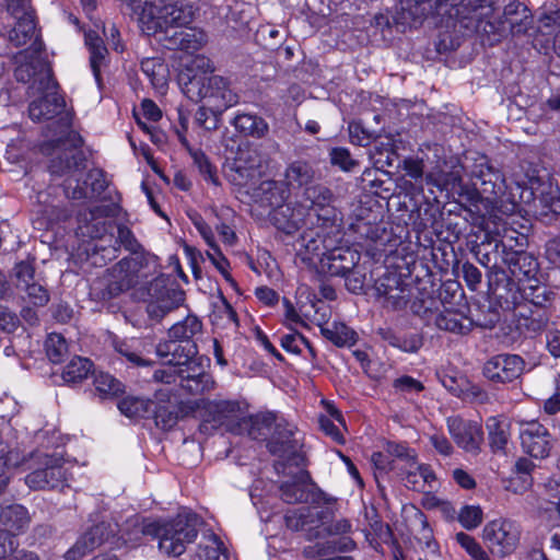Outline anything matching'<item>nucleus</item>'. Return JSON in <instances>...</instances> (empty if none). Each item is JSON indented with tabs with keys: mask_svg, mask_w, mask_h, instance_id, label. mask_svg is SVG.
I'll list each match as a JSON object with an SVG mask.
<instances>
[{
	"mask_svg": "<svg viewBox=\"0 0 560 560\" xmlns=\"http://www.w3.org/2000/svg\"><path fill=\"white\" fill-rule=\"evenodd\" d=\"M536 465L527 457H518L514 464L513 476L510 480L511 489L516 493L528 490L533 485L532 472Z\"/></svg>",
	"mask_w": 560,
	"mask_h": 560,
	"instance_id": "bb28decb",
	"label": "nucleus"
},
{
	"mask_svg": "<svg viewBox=\"0 0 560 560\" xmlns=\"http://www.w3.org/2000/svg\"><path fill=\"white\" fill-rule=\"evenodd\" d=\"M202 405L207 408L217 422L224 423L225 421H235L243 418L241 405L232 400H215L209 401L200 399L198 406Z\"/></svg>",
	"mask_w": 560,
	"mask_h": 560,
	"instance_id": "b1692460",
	"label": "nucleus"
},
{
	"mask_svg": "<svg viewBox=\"0 0 560 560\" xmlns=\"http://www.w3.org/2000/svg\"><path fill=\"white\" fill-rule=\"evenodd\" d=\"M491 0H400L398 21L405 25L421 23L429 15L470 19Z\"/></svg>",
	"mask_w": 560,
	"mask_h": 560,
	"instance_id": "20e7f679",
	"label": "nucleus"
},
{
	"mask_svg": "<svg viewBox=\"0 0 560 560\" xmlns=\"http://www.w3.org/2000/svg\"><path fill=\"white\" fill-rule=\"evenodd\" d=\"M490 446L493 451H503L510 439V425L506 419L490 417L486 423Z\"/></svg>",
	"mask_w": 560,
	"mask_h": 560,
	"instance_id": "473e14b6",
	"label": "nucleus"
},
{
	"mask_svg": "<svg viewBox=\"0 0 560 560\" xmlns=\"http://www.w3.org/2000/svg\"><path fill=\"white\" fill-rule=\"evenodd\" d=\"M15 276L18 285L22 289L26 283H31L34 278V268L30 262L21 261L15 266Z\"/></svg>",
	"mask_w": 560,
	"mask_h": 560,
	"instance_id": "052dcab7",
	"label": "nucleus"
},
{
	"mask_svg": "<svg viewBox=\"0 0 560 560\" xmlns=\"http://www.w3.org/2000/svg\"><path fill=\"white\" fill-rule=\"evenodd\" d=\"M104 541V525H96L85 533L77 541L73 548L67 552L69 560H75L85 552L93 550Z\"/></svg>",
	"mask_w": 560,
	"mask_h": 560,
	"instance_id": "c756f323",
	"label": "nucleus"
},
{
	"mask_svg": "<svg viewBox=\"0 0 560 560\" xmlns=\"http://www.w3.org/2000/svg\"><path fill=\"white\" fill-rule=\"evenodd\" d=\"M385 339L390 346L408 353H415L422 347V339L416 334L404 337L389 335Z\"/></svg>",
	"mask_w": 560,
	"mask_h": 560,
	"instance_id": "49530a36",
	"label": "nucleus"
},
{
	"mask_svg": "<svg viewBox=\"0 0 560 560\" xmlns=\"http://www.w3.org/2000/svg\"><path fill=\"white\" fill-rule=\"evenodd\" d=\"M94 386L100 396L104 398L116 396L122 392L121 383L104 372L94 374Z\"/></svg>",
	"mask_w": 560,
	"mask_h": 560,
	"instance_id": "ea45409f",
	"label": "nucleus"
},
{
	"mask_svg": "<svg viewBox=\"0 0 560 560\" xmlns=\"http://www.w3.org/2000/svg\"><path fill=\"white\" fill-rule=\"evenodd\" d=\"M544 411L547 415H556L560 411V375L556 378V390L553 395L544 402Z\"/></svg>",
	"mask_w": 560,
	"mask_h": 560,
	"instance_id": "e2e57ef3",
	"label": "nucleus"
},
{
	"mask_svg": "<svg viewBox=\"0 0 560 560\" xmlns=\"http://www.w3.org/2000/svg\"><path fill=\"white\" fill-rule=\"evenodd\" d=\"M280 343L285 351L294 354L301 353L302 346L310 348V343L306 338L296 331L283 335L280 339Z\"/></svg>",
	"mask_w": 560,
	"mask_h": 560,
	"instance_id": "603ef678",
	"label": "nucleus"
},
{
	"mask_svg": "<svg viewBox=\"0 0 560 560\" xmlns=\"http://www.w3.org/2000/svg\"><path fill=\"white\" fill-rule=\"evenodd\" d=\"M319 425L322 430L338 443H343V436L339 429L334 424L332 420L327 416L319 418Z\"/></svg>",
	"mask_w": 560,
	"mask_h": 560,
	"instance_id": "0e129e2a",
	"label": "nucleus"
},
{
	"mask_svg": "<svg viewBox=\"0 0 560 560\" xmlns=\"http://www.w3.org/2000/svg\"><path fill=\"white\" fill-rule=\"evenodd\" d=\"M446 427L457 447L471 455L480 453L483 444V430L479 421L451 416L446 419Z\"/></svg>",
	"mask_w": 560,
	"mask_h": 560,
	"instance_id": "9b49d317",
	"label": "nucleus"
},
{
	"mask_svg": "<svg viewBox=\"0 0 560 560\" xmlns=\"http://www.w3.org/2000/svg\"><path fill=\"white\" fill-rule=\"evenodd\" d=\"M483 520V512L479 505L463 506L458 513V521L466 529L478 527Z\"/></svg>",
	"mask_w": 560,
	"mask_h": 560,
	"instance_id": "a18cd8bd",
	"label": "nucleus"
},
{
	"mask_svg": "<svg viewBox=\"0 0 560 560\" xmlns=\"http://www.w3.org/2000/svg\"><path fill=\"white\" fill-rule=\"evenodd\" d=\"M184 301L183 292L174 289H166L148 304V314L153 319H162L166 314L177 308Z\"/></svg>",
	"mask_w": 560,
	"mask_h": 560,
	"instance_id": "4be33fe9",
	"label": "nucleus"
},
{
	"mask_svg": "<svg viewBox=\"0 0 560 560\" xmlns=\"http://www.w3.org/2000/svg\"><path fill=\"white\" fill-rule=\"evenodd\" d=\"M281 497L287 503H310L308 506L289 511L285 515L288 527L300 530L308 527H317L319 524L318 503L322 500V493L314 489L312 485L304 481L285 482L281 487Z\"/></svg>",
	"mask_w": 560,
	"mask_h": 560,
	"instance_id": "423d86ee",
	"label": "nucleus"
},
{
	"mask_svg": "<svg viewBox=\"0 0 560 560\" xmlns=\"http://www.w3.org/2000/svg\"><path fill=\"white\" fill-rule=\"evenodd\" d=\"M429 441L433 448L442 456H451L454 453V447L450 440L439 432L429 435Z\"/></svg>",
	"mask_w": 560,
	"mask_h": 560,
	"instance_id": "4d7b16f0",
	"label": "nucleus"
},
{
	"mask_svg": "<svg viewBox=\"0 0 560 560\" xmlns=\"http://www.w3.org/2000/svg\"><path fill=\"white\" fill-rule=\"evenodd\" d=\"M185 346L177 345L175 340L159 342L155 349L156 355L165 359L163 368L154 371L153 377L158 382L171 384L176 383L175 366L179 355L183 354Z\"/></svg>",
	"mask_w": 560,
	"mask_h": 560,
	"instance_id": "dca6fc26",
	"label": "nucleus"
},
{
	"mask_svg": "<svg viewBox=\"0 0 560 560\" xmlns=\"http://www.w3.org/2000/svg\"><path fill=\"white\" fill-rule=\"evenodd\" d=\"M434 325L442 330L455 334H467L471 329V320L452 310H444L435 315Z\"/></svg>",
	"mask_w": 560,
	"mask_h": 560,
	"instance_id": "a878e982",
	"label": "nucleus"
},
{
	"mask_svg": "<svg viewBox=\"0 0 560 560\" xmlns=\"http://www.w3.org/2000/svg\"><path fill=\"white\" fill-rule=\"evenodd\" d=\"M270 209L269 214L275 225L287 234L295 232L305 223L303 207L295 208L283 201L280 206Z\"/></svg>",
	"mask_w": 560,
	"mask_h": 560,
	"instance_id": "f3484780",
	"label": "nucleus"
},
{
	"mask_svg": "<svg viewBox=\"0 0 560 560\" xmlns=\"http://www.w3.org/2000/svg\"><path fill=\"white\" fill-rule=\"evenodd\" d=\"M179 141L180 143L189 151L190 156L198 167L200 174L207 182L212 183L213 185H218V177L215 175V170L206 156V154L201 150L191 149L189 147L188 140L179 132Z\"/></svg>",
	"mask_w": 560,
	"mask_h": 560,
	"instance_id": "f704fd0d",
	"label": "nucleus"
},
{
	"mask_svg": "<svg viewBox=\"0 0 560 560\" xmlns=\"http://www.w3.org/2000/svg\"><path fill=\"white\" fill-rule=\"evenodd\" d=\"M406 486L416 491L433 488L435 475L427 465L418 464L413 458L407 459L400 467Z\"/></svg>",
	"mask_w": 560,
	"mask_h": 560,
	"instance_id": "a211bd4d",
	"label": "nucleus"
},
{
	"mask_svg": "<svg viewBox=\"0 0 560 560\" xmlns=\"http://www.w3.org/2000/svg\"><path fill=\"white\" fill-rule=\"evenodd\" d=\"M323 332L339 347L352 346L357 340V334L342 323H334L330 327L324 328Z\"/></svg>",
	"mask_w": 560,
	"mask_h": 560,
	"instance_id": "58836bf2",
	"label": "nucleus"
},
{
	"mask_svg": "<svg viewBox=\"0 0 560 560\" xmlns=\"http://www.w3.org/2000/svg\"><path fill=\"white\" fill-rule=\"evenodd\" d=\"M202 324L195 316H187L184 320L174 324L168 329V337L175 341H185L186 345H195L190 340L201 332Z\"/></svg>",
	"mask_w": 560,
	"mask_h": 560,
	"instance_id": "72a5a7b5",
	"label": "nucleus"
},
{
	"mask_svg": "<svg viewBox=\"0 0 560 560\" xmlns=\"http://www.w3.org/2000/svg\"><path fill=\"white\" fill-rule=\"evenodd\" d=\"M45 346L47 355L52 363H60L68 351L66 339L56 332L47 337Z\"/></svg>",
	"mask_w": 560,
	"mask_h": 560,
	"instance_id": "37998d69",
	"label": "nucleus"
},
{
	"mask_svg": "<svg viewBox=\"0 0 560 560\" xmlns=\"http://www.w3.org/2000/svg\"><path fill=\"white\" fill-rule=\"evenodd\" d=\"M520 527L512 521L499 518L488 522L482 530V539L492 555H511L520 542Z\"/></svg>",
	"mask_w": 560,
	"mask_h": 560,
	"instance_id": "1a4fd4ad",
	"label": "nucleus"
},
{
	"mask_svg": "<svg viewBox=\"0 0 560 560\" xmlns=\"http://www.w3.org/2000/svg\"><path fill=\"white\" fill-rule=\"evenodd\" d=\"M16 547L13 535L0 529V560H9Z\"/></svg>",
	"mask_w": 560,
	"mask_h": 560,
	"instance_id": "13d9d810",
	"label": "nucleus"
},
{
	"mask_svg": "<svg viewBox=\"0 0 560 560\" xmlns=\"http://www.w3.org/2000/svg\"><path fill=\"white\" fill-rule=\"evenodd\" d=\"M18 22L13 30L10 32V40L15 46L30 44L27 49L36 48L40 52V43L37 40L36 25L33 13L25 15L14 16Z\"/></svg>",
	"mask_w": 560,
	"mask_h": 560,
	"instance_id": "aec40b11",
	"label": "nucleus"
},
{
	"mask_svg": "<svg viewBox=\"0 0 560 560\" xmlns=\"http://www.w3.org/2000/svg\"><path fill=\"white\" fill-rule=\"evenodd\" d=\"M45 467L28 474L26 485L32 489H54L67 480V469L61 457L45 456Z\"/></svg>",
	"mask_w": 560,
	"mask_h": 560,
	"instance_id": "ddd939ff",
	"label": "nucleus"
},
{
	"mask_svg": "<svg viewBox=\"0 0 560 560\" xmlns=\"http://www.w3.org/2000/svg\"><path fill=\"white\" fill-rule=\"evenodd\" d=\"M524 366V360L517 354H499L486 362L483 374L492 382L509 383L521 376Z\"/></svg>",
	"mask_w": 560,
	"mask_h": 560,
	"instance_id": "4468645a",
	"label": "nucleus"
},
{
	"mask_svg": "<svg viewBox=\"0 0 560 560\" xmlns=\"http://www.w3.org/2000/svg\"><path fill=\"white\" fill-rule=\"evenodd\" d=\"M116 351L125 357L129 362L136 365H147L148 361L144 360L142 354L143 341L137 338L127 340L115 341Z\"/></svg>",
	"mask_w": 560,
	"mask_h": 560,
	"instance_id": "c9c22d12",
	"label": "nucleus"
},
{
	"mask_svg": "<svg viewBox=\"0 0 560 560\" xmlns=\"http://www.w3.org/2000/svg\"><path fill=\"white\" fill-rule=\"evenodd\" d=\"M464 279L469 289L475 290L481 281L480 270L472 264H464L463 266Z\"/></svg>",
	"mask_w": 560,
	"mask_h": 560,
	"instance_id": "680f3d73",
	"label": "nucleus"
},
{
	"mask_svg": "<svg viewBox=\"0 0 560 560\" xmlns=\"http://www.w3.org/2000/svg\"><path fill=\"white\" fill-rule=\"evenodd\" d=\"M194 226L205 241V243L208 245L209 249L207 250V257L212 262V265L218 269V271L224 277V279L232 284L233 279L231 278V275L229 272L230 262L225 258V256L222 254L214 236V232L212 231L211 226L206 222V220L196 214L191 218Z\"/></svg>",
	"mask_w": 560,
	"mask_h": 560,
	"instance_id": "2eb2a0df",
	"label": "nucleus"
},
{
	"mask_svg": "<svg viewBox=\"0 0 560 560\" xmlns=\"http://www.w3.org/2000/svg\"><path fill=\"white\" fill-rule=\"evenodd\" d=\"M175 371L176 382L192 395H202L214 388V381L205 372V360L197 357L196 345H185Z\"/></svg>",
	"mask_w": 560,
	"mask_h": 560,
	"instance_id": "0eeeda50",
	"label": "nucleus"
},
{
	"mask_svg": "<svg viewBox=\"0 0 560 560\" xmlns=\"http://www.w3.org/2000/svg\"><path fill=\"white\" fill-rule=\"evenodd\" d=\"M151 417L154 418L156 425L164 430L173 428L177 422V413L166 404H155Z\"/></svg>",
	"mask_w": 560,
	"mask_h": 560,
	"instance_id": "de8ad7c7",
	"label": "nucleus"
},
{
	"mask_svg": "<svg viewBox=\"0 0 560 560\" xmlns=\"http://www.w3.org/2000/svg\"><path fill=\"white\" fill-rule=\"evenodd\" d=\"M15 69L14 75L20 82H32L28 90L30 95L35 96L37 88L43 89L47 97L51 96L50 105L47 112H43L42 102H32L30 104V117L34 121L52 119L63 113L66 103L57 89L58 84L51 78L47 65L42 59L38 49H24L14 56Z\"/></svg>",
	"mask_w": 560,
	"mask_h": 560,
	"instance_id": "7ed1b4c3",
	"label": "nucleus"
},
{
	"mask_svg": "<svg viewBox=\"0 0 560 560\" xmlns=\"http://www.w3.org/2000/svg\"><path fill=\"white\" fill-rule=\"evenodd\" d=\"M198 517L192 513H179L168 522H150L143 534L159 539V549L167 556H180L198 535Z\"/></svg>",
	"mask_w": 560,
	"mask_h": 560,
	"instance_id": "39448f33",
	"label": "nucleus"
},
{
	"mask_svg": "<svg viewBox=\"0 0 560 560\" xmlns=\"http://www.w3.org/2000/svg\"><path fill=\"white\" fill-rule=\"evenodd\" d=\"M233 125L244 135L258 139L265 137L269 130L265 119L256 114H238L235 116Z\"/></svg>",
	"mask_w": 560,
	"mask_h": 560,
	"instance_id": "c85d7f7f",
	"label": "nucleus"
},
{
	"mask_svg": "<svg viewBox=\"0 0 560 560\" xmlns=\"http://www.w3.org/2000/svg\"><path fill=\"white\" fill-rule=\"evenodd\" d=\"M213 214H214V219L206 221V222L211 226L212 230H213V228L215 229V231L219 234L220 240L224 246L233 247L234 245H236L237 235H236L233 226H231L229 223L223 221L222 218L218 213L213 212Z\"/></svg>",
	"mask_w": 560,
	"mask_h": 560,
	"instance_id": "79ce46f5",
	"label": "nucleus"
},
{
	"mask_svg": "<svg viewBox=\"0 0 560 560\" xmlns=\"http://www.w3.org/2000/svg\"><path fill=\"white\" fill-rule=\"evenodd\" d=\"M155 402L141 397L128 396L118 404V409L128 418H151Z\"/></svg>",
	"mask_w": 560,
	"mask_h": 560,
	"instance_id": "2f4dec72",
	"label": "nucleus"
},
{
	"mask_svg": "<svg viewBox=\"0 0 560 560\" xmlns=\"http://www.w3.org/2000/svg\"><path fill=\"white\" fill-rule=\"evenodd\" d=\"M131 265V260L122 259L113 267L112 273L115 278L118 279L117 283L119 289L128 288L131 285L132 276L129 273Z\"/></svg>",
	"mask_w": 560,
	"mask_h": 560,
	"instance_id": "864d4df0",
	"label": "nucleus"
},
{
	"mask_svg": "<svg viewBox=\"0 0 560 560\" xmlns=\"http://www.w3.org/2000/svg\"><path fill=\"white\" fill-rule=\"evenodd\" d=\"M141 70L151 82L152 86L163 93L168 83L166 65L158 58H148L141 62Z\"/></svg>",
	"mask_w": 560,
	"mask_h": 560,
	"instance_id": "cd10ccee",
	"label": "nucleus"
},
{
	"mask_svg": "<svg viewBox=\"0 0 560 560\" xmlns=\"http://www.w3.org/2000/svg\"><path fill=\"white\" fill-rule=\"evenodd\" d=\"M223 544L214 535H211L205 545L199 546L198 558L199 560H219L223 553Z\"/></svg>",
	"mask_w": 560,
	"mask_h": 560,
	"instance_id": "09e8293b",
	"label": "nucleus"
},
{
	"mask_svg": "<svg viewBox=\"0 0 560 560\" xmlns=\"http://www.w3.org/2000/svg\"><path fill=\"white\" fill-rule=\"evenodd\" d=\"M547 348L555 358L560 357V330H550L547 334Z\"/></svg>",
	"mask_w": 560,
	"mask_h": 560,
	"instance_id": "774afa93",
	"label": "nucleus"
},
{
	"mask_svg": "<svg viewBox=\"0 0 560 560\" xmlns=\"http://www.w3.org/2000/svg\"><path fill=\"white\" fill-rule=\"evenodd\" d=\"M335 236L324 231L312 229L304 232L300 241L299 255L308 265L317 267L324 260H335L339 257L335 247Z\"/></svg>",
	"mask_w": 560,
	"mask_h": 560,
	"instance_id": "9d476101",
	"label": "nucleus"
},
{
	"mask_svg": "<svg viewBox=\"0 0 560 560\" xmlns=\"http://www.w3.org/2000/svg\"><path fill=\"white\" fill-rule=\"evenodd\" d=\"M547 259L560 268V240H551L546 245Z\"/></svg>",
	"mask_w": 560,
	"mask_h": 560,
	"instance_id": "338daca9",
	"label": "nucleus"
},
{
	"mask_svg": "<svg viewBox=\"0 0 560 560\" xmlns=\"http://www.w3.org/2000/svg\"><path fill=\"white\" fill-rule=\"evenodd\" d=\"M132 0L141 31L151 36L160 35L167 49L195 51L207 42L206 34L198 28L188 27L192 22L195 11L185 1L145 0L142 5Z\"/></svg>",
	"mask_w": 560,
	"mask_h": 560,
	"instance_id": "f257e3e1",
	"label": "nucleus"
},
{
	"mask_svg": "<svg viewBox=\"0 0 560 560\" xmlns=\"http://www.w3.org/2000/svg\"><path fill=\"white\" fill-rule=\"evenodd\" d=\"M213 72V62L203 55H197L183 65L177 81L189 100L205 104L210 115L217 119L238 103V95L228 79Z\"/></svg>",
	"mask_w": 560,
	"mask_h": 560,
	"instance_id": "f03ea898",
	"label": "nucleus"
},
{
	"mask_svg": "<svg viewBox=\"0 0 560 560\" xmlns=\"http://www.w3.org/2000/svg\"><path fill=\"white\" fill-rule=\"evenodd\" d=\"M316 223V229L324 231L328 234H339L340 213L336 207L330 203H325L322 208H314L305 212V222Z\"/></svg>",
	"mask_w": 560,
	"mask_h": 560,
	"instance_id": "6ab92c4d",
	"label": "nucleus"
},
{
	"mask_svg": "<svg viewBox=\"0 0 560 560\" xmlns=\"http://www.w3.org/2000/svg\"><path fill=\"white\" fill-rule=\"evenodd\" d=\"M109 213L108 207L102 206V207H95L90 210L89 215L91 217V220L94 221V223L90 226L86 224V234L92 237H100L103 232H105V225L103 222L98 221V219L107 217Z\"/></svg>",
	"mask_w": 560,
	"mask_h": 560,
	"instance_id": "8fccbe9b",
	"label": "nucleus"
},
{
	"mask_svg": "<svg viewBox=\"0 0 560 560\" xmlns=\"http://www.w3.org/2000/svg\"><path fill=\"white\" fill-rule=\"evenodd\" d=\"M135 116L139 127L142 128L145 132L152 133L153 127L147 124L143 119L151 122H156L162 117V112L151 100H143L141 103L140 112H136Z\"/></svg>",
	"mask_w": 560,
	"mask_h": 560,
	"instance_id": "a19ab883",
	"label": "nucleus"
},
{
	"mask_svg": "<svg viewBox=\"0 0 560 560\" xmlns=\"http://www.w3.org/2000/svg\"><path fill=\"white\" fill-rule=\"evenodd\" d=\"M27 511L20 504H12L5 508L0 506V525L7 533L13 535L21 532L28 525Z\"/></svg>",
	"mask_w": 560,
	"mask_h": 560,
	"instance_id": "393cba45",
	"label": "nucleus"
},
{
	"mask_svg": "<svg viewBox=\"0 0 560 560\" xmlns=\"http://www.w3.org/2000/svg\"><path fill=\"white\" fill-rule=\"evenodd\" d=\"M118 238L120 243L130 252H137L140 247L131 231L127 228L118 229Z\"/></svg>",
	"mask_w": 560,
	"mask_h": 560,
	"instance_id": "69168bd1",
	"label": "nucleus"
},
{
	"mask_svg": "<svg viewBox=\"0 0 560 560\" xmlns=\"http://www.w3.org/2000/svg\"><path fill=\"white\" fill-rule=\"evenodd\" d=\"M395 389L404 393H419L423 389V385L418 380L404 375L394 381Z\"/></svg>",
	"mask_w": 560,
	"mask_h": 560,
	"instance_id": "bf43d9fd",
	"label": "nucleus"
},
{
	"mask_svg": "<svg viewBox=\"0 0 560 560\" xmlns=\"http://www.w3.org/2000/svg\"><path fill=\"white\" fill-rule=\"evenodd\" d=\"M314 170L305 162H293L285 172L288 185L302 187L308 185L314 178Z\"/></svg>",
	"mask_w": 560,
	"mask_h": 560,
	"instance_id": "e433bc0d",
	"label": "nucleus"
},
{
	"mask_svg": "<svg viewBox=\"0 0 560 560\" xmlns=\"http://www.w3.org/2000/svg\"><path fill=\"white\" fill-rule=\"evenodd\" d=\"M305 197L310 201L307 210H314V208H322L325 203L334 201L332 192L324 186H312L305 189Z\"/></svg>",
	"mask_w": 560,
	"mask_h": 560,
	"instance_id": "c03bdc74",
	"label": "nucleus"
},
{
	"mask_svg": "<svg viewBox=\"0 0 560 560\" xmlns=\"http://www.w3.org/2000/svg\"><path fill=\"white\" fill-rule=\"evenodd\" d=\"M92 370V362L86 358L75 357L65 368L62 378L67 383L84 380Z\"/></svg>",
	"mask_w": 560,
	"mask_h": 560,
	"instance_id": "4c0bfd02",
	"label": "nucleus"
},
{
	"mask_svg": "<svg viewBox=\"0 0 560 560\" xmlns=\"http://www.w3.org/2000/svg\"><path fill=\"white\" fill-rule=\"evenodd\" d=\"M27 294V298L31 303L34 305H45L48 302V293L45 288L38 283L31 282L26 283L25 287L22 288Z\"/></svg>",
	"mask_w": 560,
	"mask_h": 560,
	"instance_id": "6e6d98bb",
	"label": "nucleus"
},
{
	"mask_svg": "<svg viewBox=\"0 0 560 560\" xmlns=\"http://www.w3.org/2000/svg\"><path fill=\"white\" fill-rule=\"evenodd\" d=\"M455 538L474 560H483L488 556L474 537L465 533H458Z\"/></svg>",
	"mask_w": 560,
	"mask_h": 560,
	"instance_id": "3c124183",
	"label": "nucleus"
},
{
	"mask_svg": "<svg viewBox=\"0 0 560 560\" xmlns=\"http://www.w3.org/2000/svg\"><path fill=\"white\" fill-rule=\"evenodd\" d=\"M257 160L252 159L250 152H240L229 174L234 185L246 187L257 174Z\"/></svg>",
	"mask_w": 560,
	"mask_h": 560,
	"instance_id": "5701e85b",
	"label": "nucleus"
},
{
	"mask_svg": "<svg viewBox=\"0 0 560 560\" xmlns=\"http://www.w3.org/2000/svg\"><path fill=\"white\" fill-rule=\"evenodd\" d=\"M252 423L260 435H270L268 447L271 453L283 457L294 452V427L283 417L272 411L259 412L252 418Z\"/></svg>",
	"mask_w": 560,
	"mask_h": 560,
	"instance_id": "6e6552de",
	"label": "nucleus"
},
{
	"mask_svg": "<svg viewBox=\"0 0 560 560\" xmlns=\"http://www.w3.org/2000/svg\"><path fill=\"white\" fill-rule=\"evenodd\" d=\"M285 188L276 180H262L257 187L253 188L252 198L254 202L262 207H277L285 200Z\"/></svg>",
	"mask_w": 560,
	"mask_h": 560,
	"instance_id": "412c9836",
	"label": "nucleus"
},
{
	"mask_svg": "<svg viewBox=\"0 0 560 560\" xmlns=\"http://www.w3.org/2000/svg\"><path fill=\"white\" fill-rule=\"evenodd\" d=\"M520 439L523 451L534 458H546L552 448V439L548 430L537 421L521 423Z\"/></svg>",
	"mask_w": 560,
	"mask_h": 560,
	"instance_id": "f8f14e48",
	"label": "nucleus"
},
{
	"mask_svg": "<svg viewBox=\"0 0 560 560\" xmlns=\"http://www.w3.org/2000/svg\"><path fill=\"white\" fill-rule=\"evenodd\" d=\"M329 155L331 163L339 166L342 171H351L357 164L349 150L345 148H334Z\"/></svg>",
	"mask_w": 560,
	"mask_h": 560,
	"instance_id": "5fc2aeb1",
	"label": "nucleus"
},
{
	"mask_svg": "<svg viewBox=\"0 0 560 560\" xmlns=\"http://www.w3.org/2000/svg\"><path fill=\"white\" fill-rule=\"evenodd\" d=\"M85 44L90 50V65L93 75L97 83L101 81V67L105 61L107 49L103 40L95 32L89 31L85 33Z\"/></svg>",
	"mask_w": 560,
	"mask_h": 560,
	"instance_id": "7c9ffc66",
	"label": "nucleus"
}]
</instances>
